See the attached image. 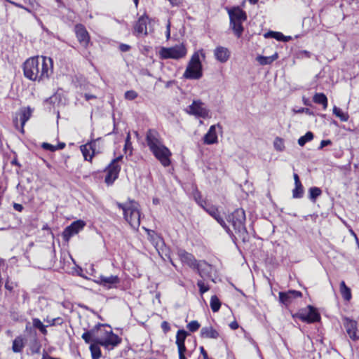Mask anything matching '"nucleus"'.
<instances>
[{
	"instance_id": "1",
	"label": "nucleus",
	"mask_w": 359,
	"mask_h": 359,
	"mask_svg": "<svg viewBox=\"0 0 359 359\" xmlns=\"http://www.w3.org/2000/svg\"><path fill=\"white\" fill-rule=\"evenodd\" d=\"M24 76L30 81H43L53 74L52 58L46 56H35L27 59L22 66Z\"/></svg>"
},
{
	"instance_id": "2",
	"label": "nucleus",
	"mask_w": 359,
	"mask_h": 359,
	"mask_svg": "<svg viewBox=\"0 0 359 359\" xmlns=\"http://www.w3.org/2000/svg\"><path fill=\"white\" fill-rule=\"evenodd\" d=\"M117 206L123 212L124 219L132 228L137 229L140 225V205L135 201H129L126 203H117Z\"/></svg>"
},
{
	"instance_id": "3",
	"label": "nucleus",
	"mask_w": 359,
	"mask_h": 359,
	"mask_svg": "<svg viewBox=\"0 0 359 359\" xmlns=\"http://www.w3.org/2000/svg\"><path fill=\"white\" fill-rule=\"evenodd\" d=\"M200 55L205 57L203 50L197 51L192 55L183 74L184 78L187 79L198 80L203 76V69Z\"/></svg>"
},
{
	"instance_id": "4",
	"label": "nucleus",
	"mask_w": 359,
	"mask_h": 359,
	"mask_svg": "<svg viewBox=\"0 0 359 359\" xmlns=\"http://www.w3.org/2000/svg\"><path fill=\"white\" fill-rule=\"evenodd\" d=\"M227 220L233 227L238 236L245 242L248 239V233L245 226V213L241 209H236L233 212L228 216Z\"/></svg>"
},
{
	"instance_id": "5",
	"label": "nucleus",
	"mask_w": 359,
	"mask_h": 359,
	"mask_svg": "<svg viewBox=\"0 0 359 359\" xmlns=\"http://www.w3.org/2000/svg\"><path fill=\"white\" fill-rule=\"evenodd\" d=\"M158 54L162 60L172 59L178 60L185 57L187 54V49L186 46L182 43L172 47H161Z\"/></svg>"
},
{
	"instance_id": "6",
	"label": "nucleus",
	"mask_w": 359,
	"mask_h": 359,
	"mask_svg": "<svg viewBox=\"0 0 359 359\" xmlns=\"http://www.w3.org/2000/svg\"><path fill=\"white\" fill-rule=\"evenodd\" d=\"M293 317L308 323H313L320 320L319 313L312 306H308L306 308L300 310L298 313L294 315Z\"/></svg>"
},
{
	"instance_id": "7",
	"label": "nucleus",
	"mask_w": 359,
	"mask_h": 359,
	"mask_svg": "<svg viewBox=\"0 0 359 359\" xmlns=\"http://www.w3.org/2000/svg\"><path fill=\"white\" fill-rule=\"evenodd\" d=\"M122 158V156H119L114 158L107 168V175L105 176L104 182L107 185H111L118 178L121 170V166L118 165V161H121Z\"/></svg>"
},
{
	"instance_id": "8",
	"label": "nucleus",
	"mask_w": 359,
	"mask_h": 359,
	"mask_svg": "<svg viewBox=\"0 0 359 359\" xmlns=\"http://www.w3.org/2000/svg\"><path fill=\"white\" fill-rule=\"evenodd\" d=\"M152 154L160 161L161 165L164 167H168L170 165V156L172 155L170 149L164 144L153 150Z\"/></svg>"
},
{
	"instance_id": "9",
	"label": "nucleus",
	"mask_w": 359,
	"mask_h": 359,
	"mask_svg": "<svg viewBox=\"0 0 359 359\" xmlns=\"http://www.w3.org/2000/svg\"><path fill=\"white\" fill-rule=\"evenodd\" d=\"M95 283L107 289L116 288L117 285L120 283V278L118 276L111 275L105 276L100 275L97 277L95 276Z\"/></svg>"
},
{
	"instance_id": "10",
	"label": "nucleus",
	"mask_w": 359,
	"mask_h": 359,
	"mask_svg": "<svg viewBox=\"0 0 359 359\" xmlns=\"http://www.w3.org/2000/svg\"><path fill=\"white\" fill-rule=\"evenodd\" d=\"M187 111L189 114L203 118L208 117L209 115V111L201 100H194L192 104L189 106Z\"/></svg>"
},
{
	"instance_id": "11",
	"label": "nucleus",
	"mask_w": 359,
	"mask_h": 359,
	"mask_svg": "<svg viewBox=\"0 0 359 359\" xmlns=\"http://www.w3.org/2000/svg\"><path fill=\"white\" fill-rule=\"evenodd\" d=\"M121 341V339L111 330L104 338L99 339V344L104 348L111 350L118 346Z\"/></svg>"
},
{
	"instance_id": "12",
	"label": "nucleus",
	"mask_w": 359,
	"mask_h": 359,
	"mask_svg": "<svg viewBox=\"0 0 359 359\" xmlns=\"http://www.w3.org/2000/svg\"><path fill=\"white\" fill-rule=\"evenodd\" d=\"M146 142L151 151L163 144L159 133L155 130H149L147 131Z\"/></svg>"
},
{
	"instance_id": "13",
	"label": "nucleus",
	"mask_w": 359,
	"mask_h": 359,
	"mask_svg": "<svg viewBox=\"0 0 359 359\" xmlns=\"http://www.w3.org/2000/svg\"><path fill=\"white\" fill-rule=\"evenodd\" d=\"M86 225L83 220H76L72 222L69 226L66 227L63 232V237L65 241H68L74 235L81 231Z\"/></svg>"
},
{
	"instance_id": "14",
	"label": "nucleus",
	"mask_w": 359,
	"mask_h": 359,
	"mask_svg": "<svg viewBox=\"0 0 359 359\" xmlns=\"http://www.w3.org/2000/svg\"><path fill=\"white\" fill-rule=\"evenodd\" d=\"M279 301L281 304L287 306L290 305L295 299L300 298L302 295V292L297 290H290L287 292H280Z\"/></svg>"
},
{
	"instance_id": "15",
	"label": "nucleus",
	"mask_w": 359,
	"mask_h": 359,
	"mask_svg": "<svg viewBox=\"0 0 359 359\" xmlns=\"http://www.w3.org/2000/svg\"><path fill=\"white\" fill-rule=\"evenodd\" d=\"M344 325L348 337L351 339L357 340L359 339V325L356 321L346 318L344 319Z\"/></svg>"
},
{
	"instance_id": "16",
	"label": "nucleus",
	"mask_w": 359,
	"mask_h": 359,
	"mask_svg": "<svg viewBox=\"0 0 359 359\" xmlns=\"http://www.w3.org/2000/svg\"><path fill=\"white\" fill-rule=\"evenodd\" d=\"M76 36L79 43L85 48H87L90 43V36L85 28V27L81 24L75 26Z\"/></svg>"
},
{
	"instance_id": "17",
	"label": "nucleus",
	"mask_w": 359,
	"mask_h": 359,
	"mask_svg": "<svg viewBox=\"0 0 359 359\" xmlns=\"http://www.w3.org/2000/svg\"><path fill=\"white\" fill-rule=\"evenodd\" d=\"M99 144L98 140L91 142L88 144L80 147L81 151L86 161H91L93 156L96 153V146Z\"/></svg>"
},
{
	"instance_id": "18",
	"label": "nucleus",
	"mask_w": 359,
	"mask_h": 359,
	"mask_svg": "<svg viewBox=\"0 0 359 359\" xmlns=\"http://www.w3.org/2000/svg\"><path fill=\"white\" fill-rule=\"evenodd\" d=\"M222 128L219 124L211 126L208 133L203 137V142L206 144H213L218 142L217 130H221Z\"/></svg>"
},
{
	"instance_id": "19",
	"label": "nucleus",
	"mask_w": 359,
	"mask_h": 359,
	"mask_svg": "<svg viewBox=\"0 0 359 359\" xmlns=\"http://www.w3.org/2000/svg\"><path fill=\"white\" fill-rule=\"evenodd\" d=\"M111 330V327L110 326L103 324H97L93 327V330L95 332L94 342L99 344V339L104 338L107 334H109V332Z\"/></svg>"
},
{
	"instance_id": "20",
	"label": "nucleus",
	"mask_w": 359,
	"mask_h": 359,
	"mask_svg": "<svg viewBox=\"0 0 359 359\" xmlns=\"http://www.w3.org/2000/svg\"><path fill=\"white\" fill-rule=\"evenodd\" d=\"M147 21H148V17L146 15L141 16L135 25L134 27V33L137 36L139 35H147Z\"/></svg>"
},
{
	"instance_id": "21",
	"label": "nucleus",
	"mask_w": 359,
	"mask_h": 359,
	"mask_svg": "<svg viewBox=\"0 0 359 359\" xmlns=\"http://www.w3.org/2000/svg\"><path fill=\"white\" fill-rule=\"evenodd\" d=\"M178 256L183 264L188 265L192 269H194L198 262L193 255L184 250H180L178 251Z\"/></svg>"
},
{
	"instance_id": "22",
	"label": "nucleus",
	"mask_w": 359,
	"mask_h": 359,
	"mask_svg": "<svg viewBox=\"0 0 359 359\" xmlns=\"http://www.w3.org/2000/svg\"><path fill=\"white\" fill-rule=\"evenodd\" d=\"M194 269H196L202 278L210 276L211 266L205 261L198 262Z\"/></svg>"
},
{
	"instance_id": "23",
	"label": "nucleus",
	"mask_w": 359,
	"mask_h": 359,
	"mask_svg": "<svg viewBox=\"0 0 359 359\" xmlns=\"http://www.w3.org/2000/svg\"><path fill=\"white\" fill-rule=\"evenodd\" d=\"M230 21H245L247 15L245 11L240 8H233L229 11Z\"/></svg>"
},
{
	"instance_id": "24",
	"label": "nucleus",
	"mask_w": 359,
	"mask_h": 359,
	"mask_svg": "<svg viewBox=\"0 0 359 359\" xmlns=\"http://www.w3.org/2000/svg\"><path fill=\"white\" fill-rule=\"evenodd\" d=\"M215 58L220 62H226L230 56V53L226 48L219 46L217 47L214 52Z\"/></svg>"
},
{
	"instance_id": "25",
	"label": "nucleus",
	"mask_w": 359,
	"mask_h": 359,
	"mask_svg": "<svg viewBox=\"0 0 359 359\" xmlns=\"http://www.w3.org/2000/svg\"><path fill=\"white\" fill-rule=\"evenodd\" d=\"M201 337L208 339H217L219 337V332L211 326L203 327L201 330Z\"/></svg>"
},
{
	"instance_id": "26",
	"label": "nucleus",
	"mask_w": 359,
	"mask_h": 359,
	"mask_svg": "<svg viewBox=\"0 0 359 359\" xmlns=\"http://www.w3.org/2000/svg\"><path fill=\"white\" fill-rule=\"evenodd\" d=\"M188 334V332L184 330H179L177 331L175 341L177 349L187 348L184 344V341Z\"/></svg>"
},
{
	"instance_id": "27",
	"label": "nucleus",
	"mask_w": 359,
	"mask_h": 359,
	"mask_svg": "<svg viewBox=\"0 0 359 359\" xmlns=\"http://www.w3.org/2000/svg\"><path fill=\"white\" fill-rule=\"evenodd\" d=\"M278 57V53H275L273 55H272L271 56L259 55L257 57L256 60L261 65H271L273 61L277 60Z\"/></svg>"
},
{
	"instance_id": "28",
	"label": "nucleus",
	"mask_w": 359,
	"mask_h": 359,
	"mask_svg": "<svg viewBox=\"0 0 359 359\" xmlns=\"http://www.w3.org/2000/svg\"><path fill=\"white\" fill-rule=\"evenodd\" d=\"M32 109L30 107H23L20 109L19 116L22 128L25 126V123L29 119L32 115Z\"/></svg>"
},
{
	"instance_id": "29",
	"label": "nucleus",
	"mask_w": 359,
	"mask_h": 359,
	"mask_svg": "<svg viewBox=\"0 0 359 359\" xmlns=\"http://www.w3.org/2000/svg\"><path fill=\"white\" fill-rule=\"evenodd\" d=\"M244 21H230V27L233 29L235 35L240 37L243 32V22Z\"/></svg>"
},
{
	"instance_id": "30",
	"label": "nucleus",
	"mask_w": 359,
	"mask_h": 359,
	"mask_svg": "<svg viewBox=\"0 0 359 359\" xmlns=\"http://www.w3.org/2000/svg\"><path fill=\"white\" fill-rule=\"evenodd\" d=\"M25 346L24 339L22 337H17L13 341L12 349L15 353H20Z\"/></svg>"
},
{
	"instance_id": "31",
	"label": "nucleus",
	"mask_w": 359,
	"mask_h": 359,
	"mask_svg": "<svg viewBox=\"0 0 359 359\" xmlns=\"http://www.w3.org/2000/svg\"><path fill=\"white\" fill-rule=\"evenodd\" d=\"M100 346V344L96 342L92 343L90 345V351L93 359H99L101 357L102 353Z\"/></svg>"
},
{
	"instance_id": "32",
	"label": "nucleus",
	"mask_w": 359,
	"mask_h": 359,
	"mask_svg": "<svg viewBox=\"0 0 359 359\" xmlns=\"http://www.w3.org/2000/svg\"><path fill=\"white\" fill-rule=\"evenodd\" d=\"M313 102L322 104L323 109H325L327 107V98L323 93H316L313 96Z\"/></svg>"
},
{
	"instance_id": "33",
	"label": "nucleus",
	"mask_w": 359,
	"mask_h": 359,
	"mask_svg": "<svg viewBox=\"0 0 359 359\" xmlns=\"http://www.w3.org/2000/svg\"><path fill=\"white\" fill-rule=\"evenodd\" d=\"M340 292L346 301H349L351 299V289L346 285L344 281H341L340 283Z\"/></svg>"
},
{
	"instance_id": "34",
	"label": "nucleus",
	"mask_w": 359,
	"mask_h": 359,
	"mask_svg": "<svg viewBox=\"0 0 359 359\" xmlns=\"http://www.w3.org/2000/svg\"><path fill=\"white\" fill-rule=\"evenodd\" d=\"M93 328L89 330H86L81 335V338L86 344L94 343V333Z\"/></svg>"
},
{
	"instance_id": "35",
	"label": "nucleus",
	"mask_w": 359,
	"mask_h": 359,
	"mask_svg": "<svg viewBox=\"0 0 359 359\" xmlns=\"http://www.w3.org/2000/svg\"><path fill=\"white\" fill-rule=\"evenodd\" d=\"M333 114L341 121H347L348 119V114L344 112L340 108L336 106H334L333 108Z\"/></svg>"
},
{
	"instance_id": "36",
	"label": "nucleus",
	"mask_w": 359,
	"mask_h": 359,
	"mask_svg": "<svg viewBox=\"0 0 359 359\" xmlns=\"http://www.w3.org/2000/svg\"><path fill=\"white\" fill-rule=\"evenodd\" d=\"M33 327L38 329L43 334H47V330L46 325L39 318H33L32 320Z\"/></svg>"
},
{
	"instance_id": "37",
	"label": "nucleus",
	"mask_w": 359,
	"mask_h": 359,
	"mask_svg": "<svg viewBox=\"0 0 359 359\" xmlns=\"http://www.w3.org/2000/svg\"><path fill=\"white\" fill-rule=\"evenodd\" d=\"M313 139V134L312 132H307L304 135L300 137L298 140V144L299 146L303 147L308 142L311 141Z\"/></svg>"
},
{
	"instance_id": "38",
	"label": "nucleus",
	"mask_w": 359,
	"mask_h": 359,
	"mask_svg": "<svg viewBox=\"0 0 359 359\" xmlns=\"http://www.w3.org/2000/svg\"><path fill=\"white\" fill-rule=\"evenodd\" d=\"M322 194V191L318 187H311L309 189V198L313 202H315L316 198Z\"/></svg>"
},
{
	"instance_id": "39",
	"label": "nucleus",
	"mask_w": 359,
	"mask_h": 359,
	"mask_svg": "<svg viewBox=\"0 0 359 359\" xmlns=\"http://www.w3.org/2000/svg\"><path fill=\"white\" fill-rule=\"evenodd\" d=\"M221 306V302L217 296L214 295L210 299V307L213 312H217Z\"/></svg>"
},
{
	"instance_id": "40",
	"label": "nucleus",
	"mask_w": 359,
	"mask_h": 359,
	"mask_svg": "<svg viewBox=\"0 0 359 359\" xmlns=\"http://www.w3.org/2000/svg\"><path fill=\"white\" fill-rule=\"evenodd\" d=\"M295 187L292 190V196L294 198H300L303 196L304 189L302 184H294Z\"/></svg>"
},
{
	"instance_id": "41",
	"label": "nucleus",
	"mask_w": 359,
	"mask_h": 359,
	"mask_svg": "<svg viewBox=\"0 0 359 359\" xmlns=\"http://www.w3.org/2000/svg\"><path fill=\"white\" fill-rule=\"evenodd\" d=\"M273 146L276 150L282 151L285 149L284 142L283 139L276 137L273 142Z\"/></svg>"
},
{
	"instance_id": "42",
	"label": "nucleus",
	"mask_w": 359,
	"mask_h": 359,
	"mask_svg": "<svg viewBox=\"0 0 359 359\" xmlns=\"http://www.w3.org/2000/svg\"><path fill=\"white\" fill-rule=\"evenodd\" d=\"M123 150L125 151V153H127L128 151H129V155L132 154V143L130 142V133H128V134H127Z\"/></svg>"
},
{
	"instance_id": "43",
	"label": "nucleus",
	"mask_w": 359,
	"mask_h": 359,
	"mask_svg": "<svg viewBox=\"0 0 359 359\" xmlns=\"http://www.w3.org/2000/svg\"><path fill=\"white\" fill-rule=\"evenodd\" d=\"M137 93L133 90L126 91L124 95L125 99L128 100H133L137 98Z\"/></svg>"
},
{
	"instance_id": "44",
	"label": "nucleus",
	"mask_w": 359,
	"mask_h": 359,
	"mask_svg": "<svg viewBox=\"0 0 359 359\" xmlns=\"http://www.w3.org/2000/svg\"><path fill=\"white\" fill-rule=\"evenodd\" d=\"M197 285L199 287V291L201 294H204L210 290L209 286L205 285L204 282L201 280H198Z\"/></svg>"
},
{
	"instance_id": "45",
	"label": "nucleus",
	"mask_w": 359,
	"mask_h": 359,
	"mask_svg": "<svg viewBox=\"0 0 359 359\" xmlns=\"http://www.w3.org/2000/svg\"><path fill=\"white\" fill-rule=\"evenodd\" d=\"M200 327V324L196 320H192L187 325V328L191 332H196Z\"/></svg>"
},
{
	"instance_id": "46",
	"label": "nucleus",
	"mask_w": 359,
	"mask_h": 359,
	"mask_svg": "<svg viewBox=\"0 0 359 359\" xmlns=\"http://www.w3.org/2000/svg\"><path fill=\"white\" fill-rule=\"evenodd\" d=\"M217 222L225 229L226 232L231 236H234L233 234V232L229 229V227L226 225L224 220L222 217H221L219 219H218Z\"/></svg>"
},
{
	"instance_id": "47",
	"label": "nucleus",
	"mask_w": 359,
	"mask_h": 359,
	"mask_svg": "<svg viewBox=\"0 0 359 359\" xmlns=\"http://www.w3.org/2000/svg\"><path fill=\"white\" fill-rule=\"evenodd\" d=\"M205 211L210 215L212 217H216L217 215L219 213L218 210L215 206H209L206 208H203Z\"/></svg>"
},
{
	"instance_id": "48",
	"label": "nucleus",
	"mask_w": 359,
	"mask_h": 359,
	"mask_svg": "<svg viewBox=\"0 0 359 359\" xmlns=\"http://www.w3.org/2000/svg\"><path fill=\"white\" fill-rule=\"evenodd\" d=\"M45 322H46L50 326H54L56 324H61L62 323V319L60 318H53V319H45L44 320Z\"/></svg>"
},
{
	"instance_id": "49",
	"label": "nucleus",
	"mask_w": 359,
	"mask_h": 359,
	"mask_svg": "<svg viewBox=\"0 0 359 359\" xmlns=\"http://www.w3.org/2000/svg\"><path fill=\"white\" fill-rule=\"evenodd\" d=\"M294 112L297 113V114L305 113V114H308L309 116H313L314 115V113L311 109H309V108H300L298 110H294Z\"/></svg>"
},
{
	"instance_id": "50",
	"label": "nucleus",
	"mask_w": 359,
	"mask_h": 359,
	"mask_svg": "<svg viewBox=\"0 0 359 359\" xmlns=\"http://www.w3.org/2000/svg\"><path fill=\"white\" fill-rule=\"evenodd\" d=\"M42 147L45 149H47V150H49L51 151H55L57 149V147L53 146L48 143H43Z\"/></svg>"
},
{
	"instance_id": "51",
	"label": "nucleus",
	"mask_w": 359,
	"mask_h": 359,
	"mask_svg": "<svg viewBox=\"0 0 359 359\" xmlns=\"http://www.w3.org/2000/svg\"><path fill=\"white\" fill-rule=\"evenodd\" d=\"M161 328L164 333H167L170 330V325L167 321L162 322Z\"/></svg>"
},
{
	"instance_id": "52",
	"label": "nucleus",
	"mask_w": 359,
	"mask_h": 359,
	"mask_svg": "<svg viewBox=\"0 0 359 359\" xmlns=\"http://www.w3.org/2000/svg\"><path fill=\"white\" fill-rule=\"evenodd\" d=\"M274 39H277L278 41H287V37L285 36L280 32H277V34L275 35Z\"/></svg>"
},
{
	"instance_id": "53",
	"label": "nucleus",
	"mask_w": 359,
	"mask_h": 359,
	"mask_svg": "<svg viewBox=\"0 0 359 359\" xmlns=\"http://www.w3.org/2000/svg\"><path fill=\"white\" fill-rule=\"evenodd\" d=\"M170 26H171V23H170V20H168V23L166 25V32H165V36H166L167 40H169L170 38Z\"/></svg>"
},
{
	"instance_id": "54",
	"label": "nucleus",
	"mask_w": 359,
	"mask_h": 359,
	"mask_svg": "<svg viewBox=\"0 0 359 359\" xmlns=\"http://www.w3.org/2000/svg\"><path fill=\"white\" fill-rule=\"evenodd\" d=\"M177 351L179 354V359H187L185 356L187 348L177 349Z\"/></svg>"
},
{
	"instance_id": "55",
	"label": "nucleus",
	"mask_w": 359,
	"mask_h": 359,
	"mask_svg": "<svg viewBox=\"0 0 359 359\" xmlns=\"http://www.w3.org/2000/svg\"><path fill=\"white\" fill-rule=\"evenodd\" d=\"M332 142L330 140H322L319 147L320 149H322L323 147L331 144Z\"/></svg>"
},
{
	"instance_id": "56",
	"label": "nucleus",
	"mask_w": 359,
	"mask_h": 359,
	"mask_svg": "<svg viewBox=\"0 0 359 359\" xmlns=\"http://www.w3.org/2000/svg\"><path fill=\"white\" fill-rule=\"evenodd\" d=\"M119 48L121 51L126 52L130 50V47L127 44L122 43L120 45Z\"/></svg>"
},
{
	"instance_id": "57",
	"label": "nucleus",
	"mask_w": 359,
	"mask_h": 359,
	"mask_svg": "<svg viewBox=\"0 0 359 359\" xmlns=\"http://www.w3.org/2000/svg\"><path fill=\"white\" fill-rule=\"evenodd\" d=\"M200 352L203 357V359H209L208 355L205 350L203 346L200 347Z\"/></svg>"
},
{
	"instance_id": "58",
	"label": "nucleus",
	"mask_w": 359,
	"mask_h": 359,
	"mask_svg": "<svg viewBox=\"0 0 359 359\" xmlns=\"http://www.w3.org/2000/svg\"><path fill=\"white\" fill-rule=\"evenodd\" d=\"M13 208L18 212H21L23 209V206L21 204L15 203L13 204Z\"/></svg>"
},
{
	"instance_id": "59",
	"label": "nucleus",
	"mask_w": 359,
	"mask_h": 359,
	"mask_svg": "<svg viewBox=\"0 0 359 359\" xmlns=\"http://www.w3.org/2000/svg\"><path fill=\"white\" fill-rule=\"evenodd\" d=\"M276 34H277V32L271 31V32L266 33L264 34V37L265 38H269V37L274 38Z\"/></svg>"
},
{
	"instance_id": "60",
	"label": "nucleus",
	"mask_w": 359,
	"mask_h": 359,
	"mask_svg": "<svg viewBox=\"0 0 359 359\" xmlns=\"http://www.w3.org/2000/svg\"><path fill=\"white\" fill-rule=\"evenodd\" d=\"M8 2H9L10 4L14 5L16 7H18V8H23V9H25L27 11H29L28 9L25 8L22 5L20 4H18L16 2H14V1H12L11 0H6Z\"/></svg>"
},
{
	"instance_id": "61",
	"label": "nucleus",
	"mask_w": 359,
	"mask_h": 359,
	"mask_svg": "<svg viewBox=\"0 0 359 359\" xmlns=\"http://www.w3.org/2000/svg\"><path fill=\"white\" fill-rule=\"evenodd\" d=\"M172 6H179L181 3V0H168Z\"/></svg>"
},
{
	"instance_id": "62",
	"label": "nucleus",
	"mask_w": 359,
	"mask_h": 359,
	"mask_svg": "<svg viewBox=\"0 0 359 359\" xmlns=\"http://www.w3.org/2000/svg\"><path fill=\"white\" fill-rule=\"evenodd\" d=\"M294 180V184H302L299 177L297 173H294L293 175Z\"/></svg>"
},
{
	"instance_id": "63",
	"label": "nucleus",
	"mask_w": 359,
	"mask_h": 359,
	"mask_svg": "<svg viewBox=\"0 0 359 359\" xmlns=\"http://www.w3.org/2000/svg\"><path fill=\"white\" fill-rule=\"evenodd\" d=\"M229 326L232 330H236L238 327V324L237 322L233 321L229 325Z\"/></svg>"
},
{
	"instance_id": "64",
	"label": "nucleus",
	"mask_w": 359,
	"mask_h": 359,
	"mask_svg": "<svg viewBox=\"0 0 359 359\" xmlns=\"http://www.w3.org/2000/svg\"><path fill=\"white\" fill-rule=\"evenodd\" d=\"M85 98L87 101L91 100V99H95L96 98V97L93 95H91V94H85Z\"/></svg>"
}]
</instances>
